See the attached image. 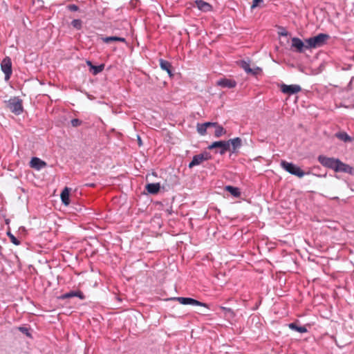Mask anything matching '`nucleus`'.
<instances>
[{
	"label": "nucleus",
	"instance_id": "nucleus-13",
	"mask_svg": "<svg viewBox=\"0 0 354 354\" xmlns=\"http://www.w3.org/2000/svg\"><path fill=\"white\" fill-rule=\"evenodd\" d=\"M74 297H77L80 298L81 300H84L85 299L84 295L80 290H71L68 292L62 295L59 297V299L64 300V299H70V298H72Z\"/></svg>",
	"mask_w": 354,
	"mask_h": 354
},
{
	"label": "nucleus",
	"instance_id": "nucleus-31",
	"mask_svg": "<svg viewBox=\"0 0 354 354\" xmlns=\"http://www.w3.org/2000/svg\"><path fill=\"white\" fill-rule=\"evenodd\" d=\"M67 8L72 12H76L79 10V7L75 4H70L67 6Z\"/></svg>",
	"mask_w": 354,
	"mask_h": 354
},
{
	"label": "nucleus",
	"instance_id": "nucleus-18",
	"mask_svg": "<svg viewBox=\"0 0 354 354\" xmlns=\"http://www.w3.org/2000/svg\"><path fill=\"white\" fill-rule=\"evenodd\" d=\"M71 189L66 187L61 193V200L63 204L68 205L70 203L69 193Z\"/></svg>",
	"mask_w": 354,
	"mask_h": 354
},
{
	"label": "nucleus",
	"instance_id": "nucleus-21",
	"mask_svg": "<svg viewBox=\"0 0 354 354\" xmlns=\"http://www.w3.org/2000/svg\"><path fill=\"white\" fill-rule=\"evenodd\" d=\"M102 39L104 43H106V44H109L111 41H122V42L126 41L125 38L117 37V36L102 37Z\"/></svg>",
	"mask_w": 354,
	"mask_h": 354
},
{
	"label": "nucleus",
	"instance_id": "nucleus-20",
	"mask_svg": "<svg viewBox=\"0 0 354 354\" xmlns=\"http://www.w3.org/2000/svg\"><path fill=\"white\" fill-rule=\"evenodd\" d=\"M225 189L230 192L234 197L239 198L241 196V192L238 187L227 185L225 187Z\"/></svg>",
	"mask_w": 354,
	"mask_h": 354
},
{
	"label": "nucleus",
	"instance_id": "nucleus-1",
	"mask_svg": "<svg viewBox=\"0 0 354 354\" xmlns=\"http://www.w3.org/2000/svg\"><path fill=\"white\" fill-rule=\"evenodd\" d=\"M328 39H330V35L326 33H319L315 37L306 39V48L311 49L322 47L326 44Z\"/></svg>",
	"mask_w": 354,
	"mask_h": 354
},
{
	"label": "nucleus",
	"instance_id": "nucleus-32",
	"mask_svg": "<svg viewBox=\"0 0 354 354\" xmlns=\"http://www.w3.org/2000/svg\"><path fill=\"white\" fill-rule=\"evenodd\" d=\"M261 71V69L259 67H255L252 68V71L249 73V74H252L253 75H258Z\"/></svg>",
	"mask_w": 354,
	"mask_h": 354
},
{
	"label": "nucleus",
	"instance_id": "nucleus-6",
	"mask_svg": "<svg viewBox=\"0 0 354 354\" xmlns=\"http://www.w3.org/2000/svg\"><path fill=\"white\" fill-rule=\"evenodd\" d=\"M1 69L5 74V80L8 81L12 75V61L10 57H6L1 63Z\"/></svg>",
	"mask_w": 354,
	"mask_h": 354
},
{
	"label": "nucleus",
	"instance_id": "nucleus-10",
	"mask_svg": "<svg viewBox=\"0 0 354 354\" xmlns=\"http://www.w3.org/2000/svg\"><path fill=\"white\" fill-rule=\"evenodd\" d=\"M280 88L282 93L288 95H293L301 91V86L297 84L286 85L285 84H282Z\"/></svg>",
	"mask_w": 354,
	"mask_h": 354
},
{
	"label": "nucleus",
	"instance_id": "nucleus-7",
	"mask_svg": "<svg viewBox=\"0 0 354 354\" xmlns=\"http://www.w3.org/2000/svg\"><path fill=\"white\" fill-rule=\"evenodd\" d=\"M216 148L219 149V151H216V153H219L221 155H223L227 151H230L229 142L227 140L215 141L208 147L209 149H214Z\"/></svg>",
	"mask_w": 354,
	"mask_h": 354
},
{
	"label": "nucleus",
	"instance_id": "nucleus-27",
	"mask_svg": "<svg viewBox=\"0 0 354 354\" xmlns=\"http://www.w3.org/2000/svg\"><path fill=\"white\" fill-rule=\"evenodd\" d=\"M197 131L199 134L201 136H204L207 133V127L205 125H204V123L197 124Z\"/></svg>",
	"mask_w": 354,
	"mask_h": 354
},
{
	"label": "nucleus",
	"instance_id": "nucleus-2",
	"mask_svg": "<svg viewBox=\"0 0 354 354\" xmlns=\"http://www.w3.org/2000/svg\"><path fill=\"white\" fill-rule=\"evenodd\" d=\"M280 165L285 171L299 178H302L306 174V173L299 167L292 162L281 160Z\"/></svg>",
	"mask_w": 354,
	"mask_h": 354
},
{
	"label": "nucleus",
	"instance_id": "nucleus-35",
	"mask_svg": "<svg viewBox=\"0 0 354 354\" xmlns=\"http://www.w3.org/2000/svg\"><path fill=\"white\" fill-rule=\"evenodd\" d=\"M216 123L217 122H207L204 123V125H205L207 128L209 127H214L215 126H216Z\"/></svg>",
	"mask_w": 354,
	"mask_h": 354
},
{
	"label": "nucleus",
	"instance_id": "nucleus-42",
	"mask_svg": "<svg viewBox=\"0 0 354 354\" xmlns=\"http://www.w3.org/2000/svg\"><path fill=\"white\" fill-rule=\"evenodd\" d=\"M353 60H354V55H353Z\"/></svg>",
	"mask_w": 354,
	"mask_h": 354
},
{
	"label": "nucleus",
	"instance_id": "nucleus-4",
	"mask_svg": "<svg viewBox=\"0 0 354 354\" xmlns=\"http://www.w3.org/2000/svg\"><path fill=\"white\" fill-rule=\"evenodd\" d=\"M8 107L15 114L19 115L23 112L22 100L18 97L11 98L8 102Z\"/></svg>",
	"mask_w": 354,
	"mask_h": 354
},
{
	"label": "nucleus",
	"instance_id": "nucleus-33",
	"mask_svg": "<svg viewBox=\"0 0 354 354\" xmlns=\"http://www.w3.org/2000/svg\"><path fill=\"white\" fill-rule=\"evenodd\" d=\"M279 35L286 37L288 35V32L284 28H281V30L279 32Z\"/></svg>",
	"mask_w": 354,
	"mask_h": 354
},
{
	"label": "nucleus",
	"instance_id": "nucleus-22",
	"mask_svg": "<svg viewBox=\"0 0 354 354\" xmlns=\"http://www.w3.org/2000/svg\"><path fill=\"white\" fill-rule=\"evenodd\" d=\"M288 326L290 329L296 330L300 333H306L308 331L306 326H298L295 322L289 324Z\"/></svg>",
	"mask_w": 354,
	"mask_h": 354
},
{
	"label": "nucleus",
	"instance_id": "nucleus-28",
	"mask_svg": "<svg viewBox=\"0 0 354 354\" xmlns=\"http://www.w3.org/2000/svg\"><path fill=\"white\" fill-rule=\"evenodd\" d=\"M71 25L77 30H80L82 28V21L80 19H73L71 21Z\"/></svg>",
	"mask_w": 354,
	"mask_h": 354
},
{
	"label": "nucleus",
	"instance_id": "nucleus-29",
	"mask_svg": "<svg viewBox=\"0 0 354 354\" xmlns=\"http://www.w3.org/2000/svg\"><path fill=\"white\" fill-rule=\"evenodd\" d=\"M8 236H9L10 241L15 244V245H19L20 244V241L10 232H8Z\"/></svg>",
	"mask_w": 354,
	"mask_h": 354
},
{
	"label": "nucleus",
	"instance_id": "nucleus-40",
	"mask_svg": "<svg viewBox=\"0 0 354 354\" xmlns=\"http://www.w3.org/2000/svg\"><path fill=\"white\" fill-rule=\"evenodd\" d=\"M86 185L88 186V187H95V184L94 183L86 184Z\"/></svg>",
	"mask_w": 354,
	"mask_h": 354
},
{
	"label": "nucleus",
	"instance_id": "nucleus-26",
	"mask_svg": "<svg viewBox=\"0 0 354 354\" xmlns=\"http://www.w3.org/2000/svg\"><path fill=\"white\" fill-rule=\"evenodd\" d=\"M241 67L247 73H249L252 71V68H250V63L248 62L242 60L241 61Z\"/></svg>",
	"mask_w": 354,
	"mask_h": 354
},
{
	"label": "nucleus",
	"instance_id": "nucleus-12",
	"mask_svg": "<svg viewBox=\"0 0 354 354\" xmlns=\"http://www.w3.org/2000/svg\"><path fill=\"white\" fill-rule=\"evenodd\" d=\"M216 85L222 88H232L236 86V82L232 79L222 78L217 81Z\"/></svg>",
	"mask_w": 354,
	"mask_h": 354
},
{
	"label": "nucleus",
	"instance_id": "nucleus-9",
	"mask_svg": "<svg viewBox=\"0 0 354 354\" xmlns=\"http://www.w3.org/2000/svg\"><path fill=\"white\" fill-rule=\"evenodd\" d=\"M291 47L295 48V50L297 53H304L306 49H308L306 48L307 44L298 37H292L291 39Z\"/></svg>",
	"mask_w": 354,
	"mask_h": 354
},
{
	"label": "nucleus",
	"instance_id": "nucleus-14",
	"mask_svg": "<svg viewBox=\"0 0 354 354\" xmlns=\"http://www.w3.org/2000/svg\"><path fill=\"white\" fill-rule=\"evenodd\" d=\"M227 141L229 142L230 150H232V153L236 152V149L242 146V140L239 137L230 139Z\"/></svg>",
	"mask_w": 354,
	"mask_h": 354
},
{
	"label": "nucleus",
	"instance_id": "nucleus-37",
	"mask_svg": "<svg viewBox=\"0 0 354 354\" xmlns=\"http://www.w3.org/2000/svg\"><path fill=\"white\" fill-rule=\"evenodd\" d=\"M167 73H168L169 76V77H173L174 76V73L172 72V68H170L167 71Z\"/></svg>",
	"mask_w": 354,
	"mask_h": 354
},
{
	"label": "nucleus",
	"instance_id": "nucleus-38",
	"mask_svg": "<svg viewBox=\"0 0 354 354\" xmlns=\"http://www.w3.org/2000/svg\"><path fill=\"white\" fill-rule=\"evenodd\" d=\"M86 64L88 66H90V69L91 68V66H93L91 61H87Z\"/></svg>",
	"mask_w": 354,
	"mask_h": 354
},
{
	"label": "nucleus",
	"instance_id": "nucleus-5",
	"mask_svg": "<svg viewBox=\"0 0 354 354\" xmlns=\"http://www.w3.org/2000/svg\"><path fill=\"white\" fill-rule=\"evenodd\" d=\"M212 159V156L209 153L205 151L201 153L195 155L192 158V160L189 164V168H192L195 166L201 165L205 160Z\"/></svg>",
	"mask_w": 354,
	"mask_h": 354
},
{
	"label": "nucleus",
	"instance_id": "nucleus-16",
	"mask_svg": "<svg viewBox=\"0 0 354 354\" xmlns=\"http://www.w3.org/2000/svg\"><path fill=\"white\" fill-rule=\"evenodd\" d=\"M196 7L202 12H207L212 10V6L209 3L203 0H196L195 1Z\"/></svg>",
	"mask_w": 354,
	"mask_h": 354
},
{
	"label": "nucleus",
	"instance_id": "nucleus-17",
	"mask_svg": "<svg viewBox=\"0 0 354 354\" xmlns=\"http://www.w3.org/2000/svg\"><path fill=\"white\" fill-rule=\"evenodd\" d=\"M160 188V183H149L146 185L145 189L146 190L151 194H157Z\"/></svg>",
	"mask_w": 354,
	"mask_h": 354
},
{
	"label": "nucleus",
	"instance_id": "nucleus-25",
	"mask_svg": "<svg viewBox=\"0 0 354 354\" xmlns=\"http://www.w3.org/2000/svg\"><path fill=\"white\" fill-rule=\"evenodd\" d=\"M104 68V64H100L99 66H91V71L93 75H96L101 73Z\"/></svg>",
	"mask_w": 354,
	"mask_h": 354
},
{
	"label": "nucleus",
	"instance_id": "nucleus-34",
	"mask_svg": "<svg viewBox=\"0 0 354 354\" xmlns=\"http://www.w3.org/2000/svg\"><path fill=\"white\" fill-rule=\"evenodd\" d=\"M19 330L21 333H24V334H26L27 335H29L28 329L27 328H26V327H19Z\"/></svg>",
	"mask_w": 354,
	"mask_h": 354
},
{
	"label": "nucleus",
	"instance_id": "nucleus-30",
	"mask_svg": "<svg viewBox=\"0 0 354 354\" xmlns=\"http://www.w3.org/2000/svg\"><path fill=\"white\" fill-rule=\"evenodd\" d=\"M71 124L73 127H77L82 124V121L77 118H74L71 120Z\"/></svg>",
	"mask_w": 354,
	"mask_h": 354
},
{
	"label": "nucleus",
	"instance_id": "nucleus-15",
	"mask_svg": "<svg viewBox=\"0 0 354 354\" xmlns=\"http://www.w3.org/2000/svg\"><path fill=\"white\" fill-rule=\"evenodd\" d=\"M30 165L32 168L39 170L46 166V162L37 157L32 158Z\"/></svg>",
	"mask_w": 354,
	"mask_h": 354
},
{
	"label": "nucleus",
	"instance_id": "nucleus-11",
	"mask_svg": "<svg viewBox=\"0 0 354 354\" xmlns=\"http://www.w3.org/2000/svg\"><path fill=\"white\" fill-rule=\"evenodd\" d=\"M335 172H344L351 175L354 174V169L351 166L342 162L339 159L337 162L336 169L335 170Z\"/></svg>",
	"mask_w": 354,
	"mask_h": 354
},
{
	"label": "nucleus",
	"instance_id": "nucleus-39",
	"mask_svg": "<svg viewBox=\"0 0 354 354\" xmlns=\"http://www.w3.org/2000/svg\"><path fill=\"white\" fill-rule=\"evenodd\" d=\"M223 310L230 312L231 309L225 307L222 308Z\"/></svg>",
	"mask_w": 354,
	"mask_h": 354
},
{
	"label": "nucleus",
	"instance_id": "nucleus-36",
	"mask_svg": "<svg viewBox=\"0 0 354 354\" xmlns=\"http://www.w3.org/2000/svg\"><path fill=\"white\" fill-rule=\"evenodd\" d=\"M261 1H262V0H253L251 8H254L255 7H257L258 6L259 3H260Z\"/></svg>",
	"mask_w": 354,
	"mask_h": 354
},
{
	"label": "nucleus",
	"instance_id": "nucleus-24",
	"mask_svg": "<svg viewBox=\"0 0 354 354\" xmlns=\"http://www.w3.org/2000/svg\"><path fill=\"white\" fill-rule=\"evenodd\" d=\"M159 62H160V67L163 71H167L170 68H172L171 64L167 60H165L163 59H160Z\"/></svg>",
	"mask_w": 354,
	"mask_h": 354
},
{
	"label": "nucleus",
	"instance_id": "nucleus-3",
	"mask_svg": "<svg viewBox=\"0 0 354 354\" xmlns=\"http://www.w3.org/2000/svg\"><path fill=\"white\" fill-rule=\"evenodd\" d=\"M317 160L322 166L334 171L335 170L337 162L339 161L338 158H329L324 155H319L317 158Z\"/></svg>",
	"mask_w": 354,
	"mask_h": 354
},
{
	"label": "nucleus",
	"instance_id": "nucleus-19",
	"mask_svg": "<svg viewBox=\"0 0 354 354\" xmlns=\"http://www.w3.org/2000/svg\"><path fill=\"white\" fill-rule=\"evenodd\" d=\"M335 137L344 142H351L353 138L344 131H339L335 133Z\"/></svg>",
	"mask_w": 354,
	"mask_h": 354
},
{
	"label": "nucleus",
	"instance_id": "nucleus-23",
	"mask_svg": "<svg viewBox=\"0 0 354 354\" xmlns=\"http://www.w3.org/2000/svg\"><path fill=\"white\" fill-rule=\"evenodd\" d=\"M215 127L214 136L216 138H219L223 135L226 133V130L218 123H216V126Z\"/></svg>",
	"mask_w": 354,
	"mask_h": 354
},
{
	"label": "nucleus",
	"instance_id": "nucleus-41",
	"mask_svg": "<svg viewBox=\"0 0 354 354\" xmlns=\"http://www.w3.org/2000/svg\"><path fill=\"white\" fill-rule=\"evenodd\" d=\"M138 140L139 145H141V139L140 137H138Z\"/></svg>",
	"mask_w": 354,
	"mask_h": 354
},
{
	"label": "nucleus",
	"instance_id": "nucleus-8",
	"mask_svg": "<svg viewBox=\"0 0 354 354\" xmlns=\"http://www.w3.org/2000/svg\"><path fill=\"white\" fill-rule=\"evenodd\" d=\"M172 299L178 301L180 304H181L183 305L199 306L208 308V305L206 303L199 301L194 299L193 298H191V297H174Z\"/></svg>",
	"mask_w": 354,
	"mask_h": 354
}]
</instances>
